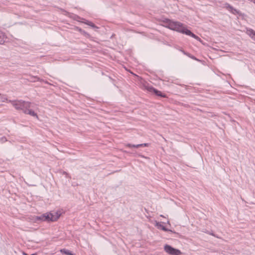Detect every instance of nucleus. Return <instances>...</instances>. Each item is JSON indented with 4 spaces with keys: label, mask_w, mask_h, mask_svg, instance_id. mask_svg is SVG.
Instances as JSON below:
<instances>
[{
    "label": "nucleus",
    "mask_w": 255,
    "mask_h": 255,
    "mask_svg": "<svg viewBox=\"0 0 255 255\" xmlns=\"http://www.w3.org/2000/svg\"><path fill=\"white\" fill-rule=\"evenodd\" d=\"M164 22L166 24V27L169 29L185 34L198 40H200V38L198 36L193 33L190 30L186 29L183 26V24L179 22L174 21L168 19H166L164 21Z\"/></svg>",
    "instance_id": "obj_1"
},
{
    "label": "nucleus",
    "mask_w": 255,
    "mask_h": 255,
    "mask_svg": "<svg viewBox=\"0 0 255 255\" xmlns=\"http://www.w3.org/2000/svg\"><path fill=\"white\" fill-rule=\"evenodd\" d=\"M12 105L17 110H21L24 113V112L28 110V108L32 107V104L29 102H26L22 100H9Z\"/></svg>",
    "instance_id": "obj_2"
},
{
    "label": "nucleus",
    "mask_w": 255,
    "mask_h": 255,
    "mask_svg": "<svg viewBox=\"0 0 255 255\" xmlns=\"http://www.w3.org/2000/svg\"><path fill=\"white\" fill-rule=\"evenodd\" d=\"M164 251L171 255H180L181 252L180 250L173 248L171 246L165 245L164 247Z\"/></svg>",
    "instance_id": "obj_3"
},
{
    "label": "nucleus",
    "mask_w": 255,
    "mask_h": 255,
    "mask_svg": "<svg viewBox=\"0 0 255 255\" xmlns=\"http://www.w3.org/2000/svg\"><path fill=\"white\" fill-rule=\"evenodd\" d=\"M148 90L150 92H152L156 95L160 96L161 97H165V95L163 94L160 91H158L152 87H148Z\"/></svg>",
    "instance_id": "obj_4"
},
{
    "label": "nucleus",
    "mask_w": 255,
    "mask_h": 255,
    "mask_svg": "<svg viewBox=\"0 0 255 255\" xmlns=\"http://www.w3.org/2000/svg\"><path fill=\"white\" fill-rule=\"evenodd\" d=\"M61 214L58 212L51 213V221H56L60 216Z\"/></svg>",
    "instance_id": "obj_5"
},
{
    "label": "nucleus",
    "mask_w": 255,
    "mask_h": 255,
    "mask_svg": "<svg viewBox=\"0 0 255 255\" xmlns=\"http://www.w3.org/2000/svg\"><path fill=\"white\" fill-rule=\"evenodd\" d=\"M247 34L251 37L252 39L255 40V31L252 29H248Z\"/></svg>",
    "instance_id": "obj_6"
},
{
    "label": "nucleus",
    "mask_w": 255,
    "mask_h": 255,
    "mask_svg": "<svg viewBox=\"0 0 255 255\" xmlns=\"http://www.w3.org/2000/svg\"><path fill=\"white\" fill-rule=\"evenodd\" d=\"M26 111V112H24V114H28L31 116L36 117V118H38L37 114L33 110L30 109V108H28Z\"/></svg>",
    "instance_id": "obj_7"
},
{
    "label": "nucleus",
    "mask_w": 255,
    "mask_h": 255,
    "mask_svg": "<svg viewBox=\"0 0 255 255\" xmlns=\"http://www.w3.org/2000/svg\"><path fill=\"white\" fill-rule=\"evenodd\" d=\"M60 252L66 255H72V253L70 251L66 249H63L60 250Z\"/></svg>",
    "instance_id": "obj_8"
},
{
    "label": "nucleus",
    "mask_w": 255,
    "mask_h": 255,
    "mask_svg": "<svg viewBox=\"0 0 255 255\" xmlns=\"http://www.w3.org/2000/svg\"><path fill=\"white\" fill-rule=\"evenodd\" d=\"M84 23L91 26L93 28H98V27L96 26L93 23H92V22H90V21H89L88 20H85V21H84L83 22Z\"/></svg>",
    "instance_id": "obj_9"
},
{
    "label": "nucleus",
    "mask_w": 255,
    "mask_h": 255,
    "mask_svg": "<svg viewBox=\"0 0 255 255\" xmlns=\"http://www.w3.org/2000/svg\"><path fill=\"white\" fill-rule=\"evenodd\" d=\"M51 213L44 214V220L45 221H51Z\"/></svg>",
    "instance_id": "obj_10"
},
{
    "label": "nucleus",
    "mask_w": 255,
    "mask_h": 255,
    "mask_svg": "<svg viewBox=\"0 0 255 255\" xmlns=\"http://www.w3.org/2000/svg\"><path fill=\"white\" fill-rule=\"evenodd\" d=\"M126 146L128 147L129 148H131V147L138 148V147H141V145L140 144H130V143H128L127 144H126Z\"/></svg>",
    "instance_id": "obj_11"
},
{
    "label": "nucleus",
    "mask_w": 255,
    "mask_h": 255,
    "mask_svg": "<svg viewBox=\"0 0 255 255\" xmlns=\"http://www.w3.org/2000/svg\"><path fill=\"white\" fill-rule=\"evenodd\" d=\"M35 221L36 222L38 221H45L44 220V214L40 215L39 216H36L35 217Z\"/></svg>",
    "instance_id": "obj_12"
},
{
    "label": "nucleus",
    "mask_w": 255,
    "mask_h": 255,
    "mask_svg": "<svg viewBox=\"0 0 255 255\" xmlns=\"http://www.w3.org/2000/svg\"><path fill=\"white\" fill-rule=\"evenodd\" d=\"M228 7L229 8H230V9L232 11V13H239L237 9L234 8V7L230 5L229 4H228Z\"/></svg>",
    "instance_id": "obj_13"
},
{
    "label": "nucleus",
    "mask_w": 255,
    "mask_h": 255,
    "mask_svg": "<svg viewBox=\"0 0 255 255\" xmlns=\"http://www.w3.org/2000/svg\"><path fill=\"white\" fill-rule=\"evenodd\" d=\"M156 226L158 227V228H161L162 230L164 231H167L168 230L165 227H164V226L161 225L160 224H159V223H157V224H156Z\"/></svg>",
    "instance_id": "obj_14"
},
{
    "label": "nucleus",
    "mask_w": 255,
    "mask_h": 255,
    "mask_svg": "<svg viewBox=\"0 0 255 255\" xmlns=\"http://www.w3.org/2000/svg\"><path fill=\"white\" fill-rule=\"evenodd\" d=\"M4 42V37L2 33L0 32V44H2Z\"/></svg>",
    "instance_id": "obj_15"
},
{
    "label": "nucleus",
    "mask_w": 255,
    "mask_h": 255,
    "mask_svg": "<svg viewBox=\"0 0 255 255\" xmlns=\"http://www.w3.org/2000/svg\"><path fill=\"white\" fill-rule=\"evenodd\" d=\"M6 101L7 102H8L9 100H7V99L5 97H4L3 96L1 95L0 94V102H5Z\"/></svg>",
    "instance_id": "obj_16"
},
{
    "label": "nucleus",
    "mask_w": 255,
    "mask_h": 255,
    "mask_svg": "<svg viewBox=\"0 0 255 255\" xmlns=\"http://www.w3.org/2000/svg\"><path fill=\"white\" fill-rule=\"evenodd\" d=\"M60 173L62 174L63 175H65L66 177H67V178H71V177L70 176L69 174L68 173H67L66 172H65V171H62V170H60Z\"/></svg>",
    "instance_id": "obj_17"
},
{
    "label": "nucleus",
    "mask_w": 255,
    "mask_h": 255,
    "mask_svg": "<svg viewBox=\"0 0 255 255\" xmlns=\"http://www.w3.org/2000/svg\"><path fill=\"white\" fill-rule=\"evenodd\" d=\"M141 145V147H143V146H148L149 144L148 143H142V144H140Z\"/></svg>",
    "instance_id": "obj_18"
},
{
    "label": "nucleus",
    "mask_w": 255,
    "mask_h": 255,
    "mask_svg": "<svg viewBox=\"0 0 255 255\" xmlns=\"http://www.w3.org/2000/svg\"><path fill=\"white\" fill-rule=\"evenodd\" d=\"M78 29L79 31L81 33H83L86 34V32L84 31H83L81 28H78Z\"/></svg>",
    "instance_id": "obj_19"
},
{
    "label": "nucleus",
    "mask_w": 255,
    "mask_h": 255,
    "mask_svg": "<svg viewBox=\"0 0 255 255\" xmlns=\"http://www.w3.org/2000/svg\"><path fill=\"white\" fill-rule=\"evenodd\" d=\"M2 141H6V138L5 137H3L1 138Z\"/></svg>",
    "instance_id": "obj_20"
},
{
    "label": "nucleus",
    "mask_w": 255,
    "mask_h": 255,
    "mask_svg": "<svg viewBox=\"0 0 255 255\" xmlns=\"http://www.w3.org/2000/svg\"><path fill=\"white\" fill-rule=\"evenodd\" d=\"M37 81H39L40 79L38 77H34Z\"/></svg>",
    "instance_id": "obj_21"
},
{
    "label": "nucleus",
    "mask_w": 255,
    "mask_h": 255,
    "mask_svg": "<svg viewBox=\"0 0 255 255\" xmlns=\"http://www.w3.org/2000/svg\"><path fill=\"white\" fill-rule=\"evenodd\" d=\"M181 51H182V52L184 54H185V55H187V53H186L184 51L182 50H181Z\"/></svg>",
    "instance_id": "obj_22"
},
{
    "label": "nucleus",
    "mask_w": 255,
    "mask_h": 255,
    "mask_svg": "<svg viewBox=\"0 0 255 255\" xmlns=\"http://www.w3.org/2000/svg\"><path fill=\"white\" fill-rule=\"evenodd\" d=\"M23 255H28L26 253H25L24 252H23Z\"/></svg>",
    "instance_id": "obj_23"
},
{
    "label": "nucleus",
    "mask_w": 255,
    "mask_h": 255,
    "mask_svg": "<svg viewBox=\"0 0 255 255\" xmlns=\"http://www.w3.org/2000/svg\"><path fill=\"white\" fill-rule=\"evenodd\" d=\"M31 255H36L35 254H31Z\"/></svg>",
    "instance_id": "obj_24"
},
{
    "label": "nucleus",
    "mask_w": 255,
    "mask_h": 255,
    "mask_svg": "<svg viewBox=\"0 0 255 255\" xmlns=\"http://www.w3.org/2000/svg\"><path fill=\"white\" fill-rule=\"evenodd\" d=\"M72 255H74V254H72Z\"/></svg>",
    "instance_id": "obj_25"
}]
</instances>
